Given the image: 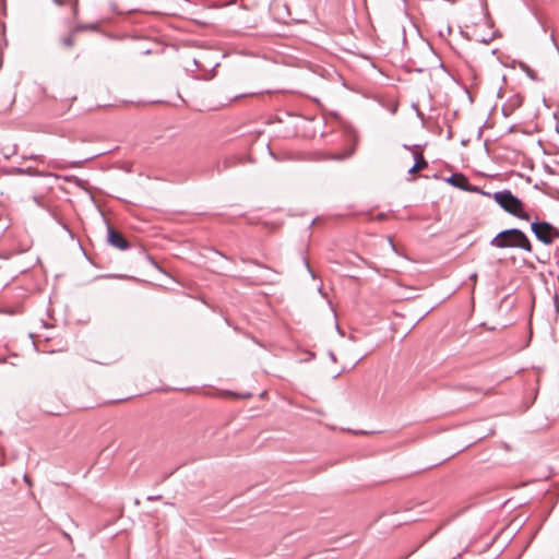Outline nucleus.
<instances>
[{"instance_id":"f257e3e1","label":"nucleus","mask_w":559,"mask_h":559,"mask_svg":"<svg viewBox=\"0 0 559 559\" xmlns=\"http://www.w3.org/2000/svg\"><path fill=\"white\" fill-rule=\"evenodd\" d=\"M491 246L500 249L520 248L532 251V245L526 235L520 229H508L499 233L492 240Z\"/></svg>"},{"instance_id":"f03ea898","label":"nucleus","mask_w":559,"mask_h":559,"mask_svg":"<svg viewBox=\"0 0 559 559\" xmlns=\"http://www.w3.org/2000/svg\"><path fill=\"white\" fill-rule=\"evenodd\" d=\"M493 200L508 213L524 221H530V215L524 211L523 202L513 195L511 191H498L492 195Z\"/></svg>"},{"instance_id":"7ed1b4c3","label":"nucleus","mask_w":559,"mask_h":559,"mask_svg":"<svg viewBox=\"0 0 559 559\" xmlns=\"http://www.w3.org/2000/svg\"><path fill=\"white\" fill-rule=\"evenodd\" d=\"M535 236L544 243L549 245L555 238H559V230L547 222H535L532 224Z\"/></svg>"},{"instance_id":"20e7f679","label":"nucleus","mask_w":559,"mask_h":559,"mask_svg":"<svg viewBox=\"0 0 559 559\" xmlns=\"http://www.w3.org/2000/svg\"><path fill=\"white\" fill-rule=\"evenodd\" d=\"M452 186L460 188L465 191H475L476 189L472 188L467 178L462 174H454L447 180Z\"/></svg>"},{"instance_id":"39448f33","label":"nucleus","mask_w":559,"mask_h":559,"mask_svg":"<svg viewBox=\"0 0 559 559\" xmlns=\"http://www.w3.org/2000/svg\"><path fill=\"white\" fill-rule=\"evenodd\" d=\"M412 157L415 160V164L409 167V174H416L421 169L427 168L428 163L426 162L424 155L420 152L412 151Z\"/></svg>"},{"instance_id":"423d86ee","label":"nucleus","mask_w":559,"mask_h":559,"mask_svg":"<svg viewBox=\"0 0 559 559\" xmlns=\"http://www.w3.org/2000/svg\"><path fill=\"white\" fill-rule=\"evenodd\" d=\"M108 240L114 247H116L118 249L128 248L127 240L123 238V236L119 231H117L115 229H111V228L109 229Z\"/></svg>"},{"instance_id":"0eeeda50","label":"nucleus","mask_w":559,"mask_h":559,"mask_svg":"<svg viewBox=\"0 0 559 559\" xmlns=\"http://www.w3.org/2000/svg\"><path fill=\"white\" fill-rule=\"evenodd\" d=\"M60 44L66 49L72 48L75 44V32H70L64 37H62Z\"/></svg>"},{"instance_id":"6e6552de","label":"nucleus","mask_w":559,"mask_h":559,"mask_svg":"<svg viewBox=\"0 0 559 559\" xmlns=\"http://www.w3.org/2000/svg\"><path fill=\"white\" fill-rule=\"evenodd\" d=\"M119 358H120V356L118 355V353H116V354L111 355L110 357L102 356V357H99V359H97L95 361L103 364V365H109V364L117 361Z\"/></svg>"},{"instance_id":"1a4fd4ad","label":"nucleus","mask_w":559,"mask_h":559,"mask_svg":"<svg viewBox=\"0 0 559 559\" xmlns=\"http://www.w3.org/2000/svg\"><path fill=\"white\" fill-rule=\"evenodd\" d=\"M229 394L235 396V397H240V399H250L252 396L251 393H245V394L229 393Z\"/></svg>"},{"instance_id":"9d476101","label":"nucleus","mask_w":559,"mask_h":559,"mask_svg":"<svg viewBox=\"0 0 559 559\" xmlns=\"http://www.w3.org/2000/svg\"><path fill=\"white\" fill-rule=\"evenodd\" d=\"M472 280H473L474 282H476V280H477V274H474V275L472 276Z\"/></svg>"}]
</instances>
